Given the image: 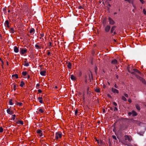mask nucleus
<instances>
[{
  "label": "nucleus",
  "instance_id": "obj_1",
  "mask_svg": "<svg viewBox=\"0 0 146 146\" xmlns=\"http://www.w3.org/2000/svg\"><path fill=\"white\" fill-rule=\"evenodd\" d=\"M62 135L61 132L59 131L56 133L55 135V139L58 140L61 138Z\"/></svg>",
  "mask_w": 146,
  "mask_h": 146
},
{
  "label": "nucleus",
  "instance_id": "obj_2",
  "mask_svg": "<svg viewBox=\"0 0 146 146\" xmlns=\"http://www.w3.org/2000/svg\"><path fill=\"white\" fill-rule=\"evenodd\" d=\"M27 52V49L25 48H20V53L22 55H23L26 53Z\"/></svg>",
  "mask_w": 146,
  "mask_h": 146
},
{
  "label": "nucleus",
  "instance_id": "obj_3",
  "mask_svg": "<svg viewBox=\"0 0 146 146\" xmlns=\"http://www.w3.org/2000/svg\"><path fill=\"white\" fill-rule=\"evenodd\" d=\"M108 20L109 22V23L111 25H113L115 24V22L114 21L111 17H109L108 18Z\"/></svg>",
  "mask_w": 146,
  "mask_h": 146
},
{
  "label": "nucleus",
  "instance_id": "obj_4",
  "mask_svg": "<svg viewBox=\"0 0 146 146\" xmlns=\"http://www.w3.org/2000/svg\"><path fill=\"white\" fill-rule=\"evenodd\" d=\"M128 114L129 116L132 115L133 116H136L137 115L136 112L134 111H132L131 112H129L128 113Z\"/></svg>",
  "mask_w": 146,
  "mask_h": 146
},
{
  "label": "nucleus",
  "instance_id": "obj_5",
  "mask_svg": "<svg viewBox=\"0 0 146 146\" xmlns=\"http://www.w3.org/2000/svg\"><path fill=\"white\" fill-rule=\"evenodd\" d=\"M124 137L125 140H128L129 141H131L132 140V138L131 136L125 135L124 136Z\"/></svg>",
  "mask_w": 146,
  "mask_h": 146
},
{
  "label": "nucleus",
  "instance_id": "obj_6",
  "mask_svg": "<svg viewBox=\"0 0 146 146\" xmlns=\"http://www.w3.org/2000/svg\"><path fill=\"white\" fill-rule=\"evenodd\" d=\"M41 46L42 45L39 43H37L35 45V47L36 49L38 50L41 49Z\"/></svg>",
  "mask_w": 146,
  "mask_h": 146
},
{
  "label": "nucleus",
  "instance_id": "obj_7",
  "mask_svg": "<svg viewBox=\"0 0 146 146\" xmlns=\"http://www.w3.org/2000/svg\"><path fill=\"white\" fill-rule=\"evenodd\" d=\"M110 29V26L109 25H106L105 27V30L106 32H108Z\"/></svg>",
  "mask_w": 146,
  "mask_h": 146
},
{
  "label": "nucleus",
  "instance_id": "obj_8",
  "mask_svg": "<svg viewBox=\"0 0 146 146\" xmlns=\"http://www.w3.org/2000/svg\"><path fill=\"white\" fill-rule=\"evenodd\" d=\"M111 91L113 92L114 93H116L117 94H118L119 93V91L118 90L113 88H112Z\"/></svg>",
  "mask_w": 146,
  "mask_h": 146
},
{
  "label": "nucleus",
  "instance_id": "obj_9",
  "mask_svg": "<svg viewBox=\"0 0 146 146\" xmlns=\"http://www.w3.org/2000/svg\"><path fill=\"white\" fill-rule=\"evenodd\" d=\"M89 80H89L90 81H91V80H93V76L91 73L89 74Z\"/></svg>",
  "mask_w": 146,
  "mask_h": 146
},
{
  "label": "nucleus",
  "instance_id": "obj_10",
  "mask_svg": "<svg viewBox=\"0 0 146 146\" xmlns=\"http://www.w3.org/2000/svg\"><path fill=\"white\" fill-rule=\"evenodd\" d=\"M46 73V72L45 70L41 71L40 72V74L42 76H45Z\"/></svg>",
  "mask_w": 146,
  "mask_h": 146
},
{
  "label": "nucleus",
  "instance_id": "obj_11",
  "mask_svg": "<svg viewBox=\"0 0 146 146\" xmlns=\"http://www.w3.org/2000/svg\"><path fill=\"white\" fill-rule=\"evenodd\" d=\"M14 51L16 53H17L19 52V48H17V46H14Z\"/></svg>",
  "mask_w": 146,
  "mask_h": 146
},
{
  "label": "nucleus",
  "instance_id": "obj_12",
  "mask_svg": "<svg viewBox=\"0 0 146 146\" xmlns=\"http://www.w3.org/2000/svg\"><path fill=\"white\" fill-rule=\"evenodd\" d=\"M35 32V30L33 28H31L29 31V33L32 35L34 34Z\"/></svg>",
  "mask_w": 146,
  "mask_h": 146
},
{
  "label": "nucleus",
  "instance_id": "obj_13",
  "mask_svg": "<svg viewBox=\"0 0 146 146\" xmlns=\"http://www.w3.org/2000/svg\"><path fill=\"white\" fill-rule=\"evenodd\" d=\"M5 26H6L7 27H8V28L9 27V23L8 20L6 21H5Z\"/></svg>",
  "mask_w": 146,
  "mask_h": 146
},
{
  "label": "nucleus",
  "instance_id": "obj_14",
  "mask_svg": "<svg viewBox=\"0 0 146 146\" xmlns=\"http://www.w3.org/2000/svg\"><path fill=\"white\" fill-rule=\"evenodd\" d=\"M140 81H141L144 84H146V82L145 79L142 78H140Z\"/></svg>",
  "mask_w": 146,
  "mask_h": 146
},
{
  "label": "nucleus",
  "instance_id": "obj_15",
  "mask_svg": "<svg viewBox=\"0 0 146 146\" xmlns=\"http://www.w3.org/2000/svg\"><path fill=\"white\" fill-rule=\"evenodd\" d=\"M96 141H97L98 144L99 145H102V141L101 140H96Z\"/></svg>",
  "mask_w": 146,
  "mask_h": 146
},
{
  "label": "nucleus",
  "instance_id": "obj_16",
  "mask_svg": "<svg viewBox=\"0 0 146 146\" xmlns=\"http://www.w3.org/2000/svg\"><path fill=\"white\" fill-rule=\"evenodd\" d=\"M16 122L18 124H21V125H23V121H22L21 120H19L17 121H16Z\"/></svg>",
  "mask_w": 146,
  "mask_h": 146
},
{
  "label": "nucleus",
  "instance_id": "obj_17",
  "mask_svg": "<svg viewBox=\"0 0 146 146\" xmlns=\"http://www.w3.org/2000/svg\"><path fill=\"white\" fill-rule=\"evenodd\" d=\"M70 78L71 79L73 80H76V77L73 75H71Z\"/></svg>",
  "mask_w": 146,
  "mask_h": 146
},
{
  "label": "nucleus",
  "instance_id": "obj_18",
  "mask_svg": "<svg viewBox=\"0 0 146 146\" xmlns=\"http://www.w3.org/2000/svg\"><path fill=\"white\" fill-rule=\"evenodd\" d=\"M111 63L113 64H116L117 63V61L116 59H114L111 61Z\"/></svg>",
  "mask_w": 146,
  "mask_h": 146
},
{
  "label": "nucleus",
  "instance_id": "obj_19",
  "mask_svg": "<svg viewBox=\"0 0 146 146\" xmlns=\"http://www.w3.org/2000/svg\"><path fill=\"white\" fill-rule=\"evenodd\" d=\"M7 113L9 114H10V115H11L12 114V111H11V110L10 109H8L7 110Z\"/></svg>",
  "mask_w": 146,
  "mask_h": 146
},
{
  "label": "nucleus",
  "instance_id": "obj_20",
  "mask_svg": "<svg viewBox=\"0 0 146 146\" xmlns=\"http://www.w3.org/2000/svg\"><path fill=\"white\" fill-rule=\"evenodd\" d=\"M124 0L125 1H128L130 3H131L133 5V6L134 7H135L134 5L133 4V1H131V0Z\"/></svg>",
  "mask_w": 146,
  "mask_h": 146
},
{
  "label": "nucleus",
  "instance_id": "obj_21",
  "mask_svg": "<svg viewBox=\"0 0 146 146\" xmlns=\"http://www.w3.org/2000/svg\"><path fill=\"white\" fill-rule=\"evenodd\" d=\"M115 26H113L111 28V33H113V31L115 30Z\"/></svg>",
  "mask_w": 146,
  "mask_h": 146
},
{
  "label": "nucleus",
  "instance_id": "obj_22",
  "mask_svg": "<svg viewBox=\"0 0 146 146\" xmlns=\"http://www.w3.org/2000/svg\"><path fill=\"white\" fill-rule=\"evenodd\" d=\"M25 84L24 82L23 81H22L21 82V84H20V86L21 87H22L24 85H25Z\"/></svg>",
  "mask_w": 146,
  "mask_h": 146
},
{
  "label": "nucleus",
  "instance_id": "obj_23",
  "mask_svg": "<svg viewBox=\"0 0 146 146\" xmlns=\"http://www.w3.org/2000/svg\"><path fill=\"white\" fill-rule=\"evenodd\" d=\"M71 65L72 64L71 63L69 62L67 65V67L69 68L70 69L71 68Z\"/></svg>",
  "mask_w": 146,
  "mask_h": 146
},
{
  "label": "nucleus",
  "instance_id": "obj_24",
  "mask_svg": "<svg viewBox=\"0 0 146 146\" xmlns=\"http://www.w3.org/2000/svg\"><path fill=\"white\" fill-rule=\"evenodd\" d=\"M12 77H15L16 79H17L18 78V76L17 74H15L12 75Z\"/></svg>",
  "mask_w": 146,
  "mask_h": 146
},
{
  "label": "nucleus",
  "instance_id": "obj_25",
  "mask_svg": "<svg viewBox=\"0 0 146 146\" xmlns=\"http://www.w3.org/2000/svg\"><path fill=\"white\" fill-rule=\"evenodd\" d=\"M42 131L41 130H40V129H37L36 131V133H37L39 134L40 133H42Z\"/></svg>",
  "mask_w": 146,
  "mask_h": 146
},
{
  "label": "nucleus",
  "instance_id": "obj_26",
  "mask_svg": "<svg viewBox=\"0 0 146 146\" xmlns=\"http://www.w3.org/2000/svg\"><path fill=\"white\" fill-rule=\"evenodd\" d=\"M121 99L124 101H126L127 99L125 96H122L121 98Z\"/></svg>",
  "mask_w": 146,
  "mask_h": 146
},
{
  "label": "nucleus",
  "instance_id": "obj_27",
  "mask_svg": "<svg viewBox=\"0 0 146 146\" xmlns=\"http://www.w3.org/2000/svg\"><path fill=\"white\" fill-rule=\"evenodd\" d=\"M27 73L26 71H23L22 72V74L24 76H26L27 74Z\"/></svg>",
  "mask_w": 146,
  "mask_h": 146
},
{
  "label": "nucleus",
  "instance_id": "obj_28",
  "mask_svg": "<svg viewBox=\"0 0 146 146\" xmlns=\"http://www.w3.org/2000/svg\"><path fill=\"white\" fill-rule=\"evenodd\" d=\"M135 106L137 109L138 110H140V108L138 104H136Z\"/></svg>",
  "mask_w": 146,
  "mask_h": 146
},
{
  "label": "nucleus",
  "instance_id": "obj_29",
  "mask_svg": "<svg viewBox=\"0 0 146 146\" xmlns=\"http://www.w3.org/2000/svg\"><path fill=\"white\" fill-rule=\"evenodd\" d=\"M25 63L24 64V66H25L27 67L29 66V64L26 61H25Z\"/></svg>",
  "mask_w": 146,
  "mask_h": 146
},
{
  "label": "nucleus",
  "instance_id": "obj_30",
  "mask_svg": "<svg viewBox=\"0 0 146 146\" xmlns=\"http://www.w3.org/2000/svg\"><path fill=\"white\" fill-rule=\"evenodd\" d=\"M10 32L12 33H14V30L13 28H11L10 30Z\"/></svg>",
  "mask_w": 146,
  "mask_h": 146
},
{
  "label": "nucleus",
  "instance_id": "obj_31",
  "mask_svg": "<svg viewBox=\"0 0 146 146\" xmlns=\"http://www.w3.org/2000/svg\"><path fill=\"white\" fill-rule=\"evenodd\" d=\"M95 91L97 92H100V91L99 88H97L95 90Z\"/></svg>",
  "mask_w": 146,
  "mask_h": 146
},
{
  "label": "nucleus",
  "instance_id": "obj_32",
  "mask_svg": "<svg viewBox=\"0 0 146 146\" xmlns=\"http://www.w3.org/2000/svg\"><path fill=\"white\" fill-rule=\"evenodd\" d=\"M38 111L39 112H40L41 113H43L44 112V110L41 109H39Z\"/></svg>",
  "mask_w": 146,
  "mask_h": 146
},
{
  "label": "nucleus",
  "instance_id": "obj_33",
  "mask_svg": "<svg viewBox=\"0 0 146 146\" xmlns=\"http://www.w3.org/2000/svg\"><path fill=\"white\" fill-rule=\"evenodd\" d=\"M9 104L11 105H13V103L12 102V100L10 99L9 101Z\"/></svg>",
  "mask_w": 146,
  "mask_h": 146
},
{
  "label": "nucleus",
  "instance_id": "obj_34",
  "mask_svg": "<svg viewBox=\"0 0 146 146\" xmlns=\"http://www.w3.org/2000/svg\"><path fill=\"white\" fill-rule=\"evenodd\" d=\"M48 47H49V48H50L52 46V43L50 42L49 43V44L48 45Z\"/></svg>",
  "mask_w": 146,
  "mask_h": 146
},
{
  "label": "nucleus",
  "instance_id": "obj_35",
  "mask_svg": "<svg viewBox=\"0 0 146 146\" xmlns=\"http://www.w3.org/2000/svg\"><path fill=\"white\" fill-rule=\"evenodd\" d=\"M16 117V115L15 114H14L12 115V119L13 120H14L15 119Z\"/></svg>",
  "mask_w": 146,
  "mask_h": 146
},
{
  "label": "nucleus",
  "instance_id": "obj_36",
  "mask_svg": "<svg viewBox=\"0 0 146 146\" xmlns=\"http://www.w3.org/2000/svg\"><path fill=\"white\" fill-rule=\"evenodd\" d=\"M16 85L15 84H14L13 86V90L14 91H15L16 90Z\"/></svg>",
  "mask_w": 146,
  "mask_h": 146
},
{
  "label": "nucleus",
  "instance_id": "obj_37",
  "mask_svg": "<svg viewBox=\"0 0 146 146\" xmlns=\"http://www.w3.org/2000/svg\"><path fill=\"white\" fill-rule=\"evenodd\" d=\"M22 104H23L22 103L18 102H17V104L19 106H22Z\"/></svg>",
  "mask_w": 146,
  "mask_h": 146
},
{
  "label": "nucleus",
  "instance_id": "obj_38",
  "mask_svg": "<svg viewBox=\"0 0 146 146\" xmlns=\"http://www.w3.org/2000/svg\"><path fill=\"white\" fill-rule=\"evenodd\" d=\"M90 89H89V87H88L87 89V94H88L89 93V92L90 91Z\"/></svg>",
  "mask_w": 146,
  "mask_h": 146
},
{
  "label": "nucleus",
  "instance_id": "obj_39",
  "mask_svg": "<svg viewBox=\"0 0 146 146\" xmlns=\"http://www.w3.org/2000/svg\"><path fill=\"white\" fill-rule=\"evenodd\" d=\"M143 13L145 15H146V11L145 9H143Z\"/></svg>",
  "mask_w": 146,
  "mask_h": 146
},
{
  "label": "nucleus",
  "instance_id": "obj_40",
  "mask_svg": "<svg viewBox=\"0 0 146 146\" xmlns=\"http://www.w3.org/2000/svg\"><path fill=\"white\" fill-rule=\"evenodd\" d=\"M3 128L2 127H0V132H3Z\"/></svg>",
  "mask_w": 146,
  "mask_h": 146
},
{
  "label": "nucleus",
  "instance_id": "obj_41",
  "mask_svg": "<svg viewBox=\"0 0 146 146\" xmlns=\"http://www.w3.org/2000/svg\"><path fill=\"white\" fill-rule=\"evenodd\" d=\"M140 2L142 4H143L145 3V1L143 0H139Z\"/></svg>",
  "mask_w": 146,
  "mask_h": 146
},
{
  "label": "nucleus",
  "instance_id": "obj_42",
  "mask_svg": "<svg viewBox=\"0 0 146 146\" xmlns=\"http://www.w3.org/2000/svg\"><path fill=\"white\" fill-rule=\"evenodd\" d=\"M78 112V111L77 110H76L75 112V115H77V113Z\"/></svg>",
  "mask_w": 146,
  "mask_h": 146
},
{
  "label": "nucleus",
  "instance_id": "obj_43",
  "mask_svg": "<svg viewBox=\"0 0 146 146\" xmlns=\"http://www.w3.org/2000/svg\"><path fill=\"white\" fill-rule=\"evenodd\" d=\"M124 96H125V97H126V98H128V95L127 94H124Z\"/></svg>",
  "mask_w": 146,
  "mask_h": 146
},
{
  "label": "nucleus",
  "instance_id": "obj_44",
  "mask_svg": "<svg viewBox=\"0 0 146 146\" xmlns=\"http://www.w3.org/2000/svg\"><path fill=\"white\" fill-rule=\"evenodd\" d=\"M40 36L41 37H43L44 36V34L43 33H41L40 34Z\"/></svg>",
  "mask_w": 146,
  "mask_h": 146
},
{
  "label": "nucleus",
  "instance_id": "obj_45",
  "mask_svg": "<svg viewBox=\"0 0 146 146\" xmlns=\"http://www.w3.org/2000/svg\"><path fill=\"white\" fill-rule=\"evenodd\" d=\"M113 105L115 106H117V103L115 102H113Z\"/></svg>",
  "mask_w": 146,
  "mask_h": 146
},
{
  "label": "nucleus",
  "instance_id": "obj_46",
  "mask_svg": "<svg viewBox=\"0 0 146 146\" xmlns=\"http://www.w3.org/2000/svg\"><path fill=\"white\" fill-rule=\"evenodd\" d=\"M39 102L41 103H42L43 102L42 99L39 100Z\"/></svg>",
  "mask_w": 146,
  "mask_h": 146
},
{
  "label": "nucleus",
  "instance_id": "obj_47",
  "mask_svg": "<svg viewBox=\"0 0 146 146\" xmlns=\"http://www.w3.org/2000/svg\"><path fill=\"white\" fill-rule=\"evenodd\" d=\"M38 92L39 93H41L42 92V91H41V90H40V89H38Z\"/></svg>",
  "mask_w": 146,
  "mask_h": 146
},
{
  "label": "nucleus",
  "instance_id": "obj_48",
  "mask_svg": "<svg viewBox=\"0 0 146 146\" xmlns=\"http://www.w3.org/2000/svg\"><path fill=\"white\" fill-rule=\"evenodd\" d=\"M40 86V85L39 84H37L36 85V88H37V87H39Z\"/></svg>",
  "mask_w": 146,
  "mask_h": 146
},
{
  "label": "nucleus",
  "instance_id": "obj_49",
  "mask_svg": "<svg viewBox=\"0 0 146 146\" xmlns=\"http://www.w3.org/2000/svg\"><path fill=\"white\" fill-rule=\"evenodd\" d=\"M128 101L129 103H131L132 101L131 99H129L128 100Z\"/></svg>",
  "mask_w": 146,
  "mask_h": 146
},
{
  "label": "nucleus",
  "instance_id": "obj_50",
  "mask_svg": "<svg viewBox=\"0 0 146 146\" xmlns=\"http://www.w3.org/2000/svg\"><path fill=\"white\" fill-rule=\"evenodd\" d=\"M113 139H115V140L116 139V138L115 136H113Z\"/></svg>",
  "mask_w": 146,
  "mask_h": 146
},
{
  "label": "nucleus",
  "instance_id": "obj_51",
  "mask_svg": "<svg viewBox=\"0 0 146 146\" xmlns=\"http://www.w3.org/2000/svg\"><path fill=\"white\" fill-rule=\"evenodd\" d=\"M42 99V97H38V99L39 100H41Z\"/></svg>",
  "mask_w": 146,
  "mask_h": 146
},
{
  "label": "nucleus",
  "instance_id": "obj_52",
  "mask_svg": "<svg viewBox=\"0 0 146 146\" xmlns=\"http://www.w3.org/2000/svg\"><path fill=\"white\" fill-rule=\"evenodd\" d=\"M39 136L40 137H41L42 136V133H41L40 134Z\"/></svg>",
  "mask_w": 146,
  "mask_h": 146
},
{
  "label": "nucleus",
  "instance_id": "obj_53",
  "mask_svg": "<svg viewBox=\"0 0 146 146\" xmlns=\"http://www.w3.org/2000/svg\"><path fill=\"white\" fill-rule=\"evenodd\" d=\"M114 86L116 88H118V86L116 85V84H115V85H114Z\"/></svg>",
  "mask_w": 146,
  "mask_h": 146
},
{
  "label": "nucleus",
  "instance_id": "obj_54",
  "mask_svg": "<svg viewBox=\"0 0 146 146\" xmlns=\"http://www.w3.org/2000/svg\"><path fill=\"white\" fill-rule=\"evenodd\" d=\"M30 78V76L29 75H28V76L27 77V79H29Z\"/></svg>",
  "mask_w": 146,
  "mask_h": 146
},
{
  "label": "nucleus",
  "instance_id": "obj_55",
  "mask_svg": "<svg viewBox=\"0 0 146 146\" xmlns=\"http://www.w3.org/2000/svg\"><path fill=\"white\" fill-rule=\"evenodd\" d=\"M50 54V52H48V55H49Z\"/></svg>",
  "mask_w": 146,
  "mask_h": 146
},
{
  "label": "nucleus",
  "instance_id": "obj_56",
  "mask_svg": "<svg viewBox=\"0 0 146 146\" xmlns=\"http://www.w3.org/2000/svg\"><path fill=\"white\" fill-rule=\"evenodd\" d=\"M82 8V7L81 6H80L79 7V9H81Z\"/></svg>",
  "mask_w": 146,
  "mask_h": 146
},
{
  "label": "nucleus",
  "instance_id": "obj_57",
  "mask_svg": "<svg viewBox=\"0 0 146 146\" xmlns=\"http://www.w3.org/2000/svg\"><path fill=\"white\" fill-rule=\"evenodd\" d=\"M114 108H115V110H114L115 111V110H117V108H116V107H115Z\"/></svg>",
  "mask_w": 146,
  "mask_h": 146
},
{
  "label": "nucleus",
  "instance_id": "obj_58",
  "mask_svg": "<svg viewBox=\"0 0 146 146\" xmlns=\"http://www.w3.org/2000/svg\"><path fill=\"white\" fill-rule=\"evenodd\" d=\"M116 34V33L115 32H114L113 33V35H115Z\"/></svg>",
  "mask_w": 146,
  "mask_h": 146
},
{
  "label": "nucleus",
  "instance_id": "obj_59",
  "mask_svg": "<svg viewBox=\"0 0 146 146\" xmlns=\"http://www.w3.org/2000/svg\"><path fill=\"white\" fill-rule=\"evenodd\" d=\"M108 97H111V96L109 94H108Z\"/></svg>",
  "mask_w": 146,
  "mask_h": 146
},
{
  "label": "nucleus",
  "instance_id": "obj_60",
  "mask_svg": "<svg viewBox=\"0 0 146 146\" xmlns=\"http://www.w3.org/2000/svg\"><path fill=\"white\" fill-rule=\"evenodd\" d=\"M42 37H41V36H40V37L39 38H40V39H42Z\"/></svg>",
  "mask_w": 146,
  "mask_h": 146
},
{
  "label": "nucleus",
  "instance_id": "obj_61",
  "mask_svg": "<svg viewBox=\"0 0 146 146\" xmlns=\"http://www.w3.org/2000/svg\"><path fill=\"white\" fill-rule=\"evenodd\" d=\"M41 39V40H42V41H43V40H44V39H43V38H42V39Z\"/></svg>",
  "mask_w": 146,
  "mask_h": 146
},
{
  "label": "nucleus",
  "instance_id": "obj_62",
  "mask_svg": "<svg viewBox=\"0 0 146 146\" xmlns=\"http://www.w3.org/2000/svg\"><path fill=\"white\" fill-rule=\"evenodd\" d=\"M105 110H104H104H103V112H105Z\"/></svg>",
  "mask_w": 146,
  "mask_h": 146
},
{
  "label": "nucleus",
  "instance_id": "obj_63",
  "mask_svg": "<svg viewBox=\"0 0 146 146\" xmlns=\"http://www.w3.org/2000/svg\"><path fill=\"white\" fill-rule=\"evenodd\" d=\"M0 60L2 62V59L1 58H0Z\"/></svg>",
  "mask_w": 146,
  "mask_h": 146
},
{
  "label": "nucleus",
  "instance_id": "obj_64",
  "mask_svg": "<svg viewBox=\"0 0 146 146\" xmlns=\"http://www.w3.org/2000/svg\"><path fill=\"white\" fill-rule=\"evenodd\" d=\"M10 11L9 10L8 11V12H10Z\"/></svg>",
  "mask_w": 146,
  "mask_h": 146
}]
</instances>
